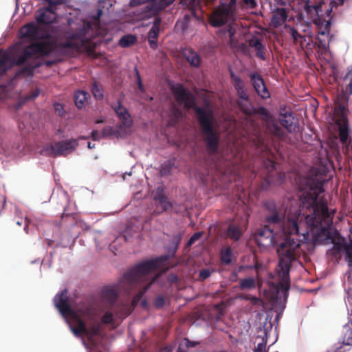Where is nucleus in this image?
<instances>
[{
	"mask_svg": "<svg viewBox=\"0 0 352 352\" xmlns=\"http://www.w3.org/2000/svg\"><path fill=\"white\" fill-rule=\"evenodd\" d=\"M324 191L323 183L309 181V190L300 196L298 210H292L287 214L285 209L278 206L274 201L267 200L263 203L265 210V226L283 237V241L276 247L279 257L278 267L280 269V287L288 292L290 288L289 272L292 263L298 260L301 254V240L297 236L302 235L305 239L308 232H300L299 222L305 221L308 227L316 228L322 232L328 230L333 223L335 210H329L327 200L320 195Z\"/></svg>",
	"mask_w": 352,
	"mask_h": 352,
	"instance_id": "1",
	"label": "nucleus"
},
{
	"mask_svg": "<svg viewBox=\"0 0 352 352\" xmlns=\"http://www.w3.org/2000/svg\"><path fill=\"white\" fill-rule=\"evenodd\" d=\"M21 38L35 41L26 46L19 56L11 60L9 56L3 53L0 55V78L12 65H22L34 60L36 57L46 56L55 50L82 51L87 50L94 32L90 23L85 22L65 42L58 43L53 38L47 36V34L41 33L40 28L34 23H29L19 30ZM6 95V87L0 84V100Z\"/></svg>",
	"mask_w": 352,
	"mask_h": 352,
	"instance_id": "2",
	"label": "nucleus"
},
{
	"mask_svg": "<svg viewBox=\"0 0 352 352\" xmlns=\"http://www.w3.org/2000/svg\"><path fill=\"white\" fill-rule=\"evenodd\" d=\"M68 292L64 289L54 298V302L61 315L67 318L70 330L76 337L85 335L90 340L99 336L102 324H108L113 321V314L107 311L99 321L95 310L89 305L73 309L69 302Z\"/></svg>",
	"mask_w": 352,
	"mask_h": 352,
	"instance_id": "3",
	"label": "nucleus"
},
{
	"mask_svg": "<svg viewBox=\"0 0 352 352\" xmlns=\"http://www.w3.org/2000/svg\"><path fill=\"white\" fill-rule=\"evenodd\" d=\"M173 91L178 103L184 104L188 110L193 109L208 153H217L220 144V133L212 111L197 106L194 95L182 85L174 87Z\"/></svg>",
	"mask_w": 352,
	"mask_h": 352,
	"instance_id": "4",
	"label": "nucleus"
},
{
	"mask_svg": "<svg viewBox=\"0 0 352 352\" xmlns=\"http://www.w3.org/2000/svg\"><path fill=\"white\" fill-rule=\"evenodd\" d=\"M256 153L262 158V166L256 172L253 170L255 177L259 176L267 184L280 182L284 175L276 170L274 162L275 153L261 135L256 137L254 142Z\"/></svg>",
	"mask_w": 352,
	"mask_h": 352,
	"instance_id": "5",
	"label": "nucleus"
},
{
	"mask_svg": "<svg viewBox=\"0 0 352 352\" xmlns=\"http://www.w3.org/2000/svg\"><path fill=\"white\" fill-rule=\"evenodd\" d=\"M177 249V247L172 245L168 250V255L141 262L128 271L125 274V278L130 282H134L146 277L148 274L159 268L163 263L168 261L170 257H173Z\"/></svg>",
	"mask_w": 352,
	"mask_h": 352,
	"instance_id": "6",
	"label": "nucleus"
},
{
	"mask_svg": "<svg viewBox=\"0 0 352 352\" xmlns=\"http://www.w3.org/2000/svg\"><path fill=\"white\" fill-rule=\"evenodd\" d=\"M236 10V0H229L228 3L221 1L220 5L212 12L210 20L213 27H220L234 21Z\"/></svg>",
	"mask_w": 352,
	"mask_h": 352,
	"instance_id": "7",
	"label": "nucleus"
},
{
	"mask_svg": "<svg viewBox=\"0 0 352 352\" xmlns=\"http://www.w3.org/2000/svg\"><path fill=\"white\" fill-rule=\"evenodd\" d=\"M126 272L123 276L124 280L128 283L129 284L133 285H137L141 283H145V285L143 286V287L138 292V293L133 298L132 300L130 303L131 306H133V309L139 304L140 303V305L142 307H145L147 305V301L145 299H142L144 294L146 292V291L150 288L151 285L155 283L157 280V278L159 277L158 275H156L151 278L149 277V274H147L146 277H144L137 281L134 282H130L125 278V274L127 273Z\"/></svg>",
	"mask_w": 352,
	"mask_h": 352,
	"instance_id": "8",
	"label": "nucleus"
},
{
	"mask_svg": "<svg viewBox=\"0 0 352 352\" xmlns=\"http://www.w3.org/2000/svg\"><path fill=\"white\" fill-rule=\"evenodd\" d=\"M279 234L265 227V226L258 228L254 234V239L259 247L267 248L271 245H278L276 236Z\"/></svg>",
	"mask_w": 352,
	"mask_h": 352,
	"instance_id": "9",
	"label": "nucleus"
},
{
	"mask_svg": "<svg viewBox=\"0 0 352 352\" xmlns=\"http://www.w3.org/2000/svg\"><path fill=\"white\" fill-rule=\"evenodd\" d=\"M78 146L76 139L62 140L52 144L48 148L49 153L53 156L66 155L72 153Z\"/></svg>",
	"mask_w": 352,
	"mask_h": 352,
	"instance_id": "10",
	"label": "nucleus"
},
{
	"mask_svg": "<svg viewBox=\"0 0 352 352\" xmlns=\"http://www.w3.org/2000/svg\"><path fill=\"white\" fill-rule=\"evenodd\" d=\"M111 107L114 110L121 123L118 124V128H129L133 124V120L128 110L122 104L120 100L111 104Z\"/></svg>",
	"mask_w": 352,
	"mask_h": 352,
	"instance_id": "11",
	"label": "nucleus"
},
{
	"mask_svg": "<svg viewBox=\"0 0 352 352\" xmlns=\"http://www.w3.org/2000/svg\"><path fill=\"white\" fill-rule=\"evenodd\" d=\"M333 244V247L328 250L327 252V256L331 261H338L341 258V253L342 251H345L346 254V249L349 246L346 239L343 237L338 238L336 241L335 239L332 240Z\"/></svg>",
	"mask_w": 352,
	"mask_h": 352,
	"instance_id": "12",
	"label": "nucleus"
},
{
	"mask_svg": "<svg viewBox=\"0 0 352 352\" xmlns=\"http://www.w3.org/2000/svg\"><path fill=\"white\" fill-rule=\"evenodd\" d=\"M250 78L256 94L263 99L269 98L270 94L262 76L258 73L254 72L250 75Z\"/></svg>",
	"mask_w": 352,
	"mask_h": 352,
	"instance_id": "13",
	"label": "nucleus"
},
{
	"mask_svg": "<svg viewBox=\"0 0 352 352\" xmlns=\"http://www.w3.org/2000/svg\"><path fill=\"white\" fill-rule=\"evenodd\" d=\"M347 102L342 98H337L334 107L336 122H347Z\"/></svg>",
	"mask_w": 352,
	"mask_h": 352,
	"instance_id": "14",
	"label": "nucleus"
},
{
	"mask_svg": "<svg viewBox=\"0 0 352 352\" xmlns=\"http://www.w3.org/2000/svg\"><path fill=\"white\" fill-rule=\"evenodd\" d=\"M56 19L55 11L52 8H45L37 11L36 20L38 24H51Z\"/></svg>",
	"mask_w": 352,
	"mask_h": 352,
	"instance_id": "15",
	"label": "nucleus"
},
{
	"mask_svg": "<svg viewBox=\"0 0 352 352\" xmlns=\"http://www.w3.org/2000/svg\"><path fill=\"white\" fill-rule=\"evenodd\" d=\"M278 121L289 133H295L298 131V124L295 122V118L292 116V113L280 114Z\"/></svg>",
	"mask_w": 352,
	"mask_h": 352,
	"instance_id": "16",
	"label": "nucleus"
},
{
	"mask_svg": "<svg viewBox=\"0 0 352 352\" xmlns=\"http://www.w3.org/2000/svg\"><path fill=\"white\" fill-rule=\"evenodd\" d=\"M249 46L254 48L256 51V56L257 58L262 60L267 59L266 56V47L263 45L261 40L257 37H252L248 41Z\"/></svg>",
	"mask_w": 352,
	"mask_h": 352,
	"instance_id": "17",
	"label": "nucleus"
},
{
	"mask_svg": "<svg viewBox=\"0 0 352 352\" xmlns=\"http://www.w3.org/2000/svg\"><path fill=\"white\" fill-rule=\"evenodd\" d=\"M287 17L288 12L286 8H276L273 12L272 23L275 28H278L287 21Z\"/></svg>",
	"mask_w": 352,
	"mask_h": 352,
	"instance_id": "18",
	"label": "nucleus"
},
{
	"mask_svg": "<svg viewBox=\"0 0 352 352\" xmlns=\"http://www.w3.org/2000/svg\"><path fill=\"white\" fill-rule=\"evenodd\" d=\"M133 306H131L128 301L121 302L113 309L115 314L119 318H125L133 311Z\"/></svg>",
	"mask_w": 352,
	"mask_h": 352,
	"instance_id": "19",
	"label": "nucleus"
},
{
	"mask_svg": "<svg viewBox=\"0 0 352 352\" xmlns=\"http://www.w3.org/2000/svg\"><path fill=\"white\" fill-rule=\"evenodd\" d=\"M184 56L191 67L195 68L200 67L201 58L192 49L186 50L184 52Z\"/></svg>",
	"mask_w": 352,
	"mask_h": 352,
	"instance_id": "20",
	"label": "nucleus"
},
{
	"mask_svg": "<svg viewBox=\"0 0 352 352\" xmlns=\"http://www.w3.org/2000/svg\"><path fill=\"white\" fill-rule=\"evenodd\" d=\"M236 104L239 109L245 115L250 116L256 113V109L254 108L250 99L237 100Z\"/></svg>",
	"mask_w": 352,
	"mask_h": 352,
	"instance_id": "21",
	"label": "nucleus"
},
{
	"mask_svg": "<svg viewBox=\"0 0 352 352\" xmlns=\"http://www.w3.org/2000/svg\"><path fill=\"white\" fill-rule=\"evenodd\" d=\"M226 234L230 239L237 241L240 239L243 233L239 226L230 224L227 229Z\"/></svg>",
	"mask_w": 352,
	"mask_h": 352,
	"instance_id": "22",
	"label": "nucleus"
},
{
	"mask_svg": "<svg viewBox=\"0 0 352 352\" xmlns=\"http://www.w3.org/2000/svg\"><path fill=\"white\" fill-rule=\"evenodd\" d=\"M336 124L339 129L340 140L342 144H346L349 140L348 121L337 122Z\"/></svg>",
	"mask_w": 352,
	"mask_h": 352,
	"instance_id": "23",
	"label": "nucleus"
},
{
	"mask_svg": "<svg viewBox=\"0 0 352 352\" xmlns=\"http://www.w3.org/2000/svg\"><path fill=\"white\" fill-rule=\"evenodd\" d=\"M267 131L278 138H282L285 135L283 129L273 120L267 122Z\"/></svg>",
	"mask_w": 352,
	"mask_h": 352,
	"instance_id": "24",
	"label": "nucleus"
},
{
	"mask_svg": "<svg viewBox=\"0 0 352 352\" xmlns=\"http://www.w3.org/2000/svg\"><path fill=\"white\" fill-rule=\"evenodd\" d=\"M89 94L85 91H77L75 92L74 98L76 106L80 109L82 107L84 102L89 97Z\"/></svg>",
	"mask_w": 352,
	"mask_h": 352,
	"instance_id": "25",
	"label": "nucleus"
},
{
	"mask_svg": "<svg viewBox=\"0 0 352 352\" xmlns=\"http://www.w3.org/2000/svg\"><path fill=\"white\" fill-rule=\"evenodd\" d=\"M160 30L151 28L148 33V41L151 48L155 50L157 47V38L159 36Z\"/></svg>",
	"mask_w": 352,
	"mask_h": 352,
	"instance_id": "26",
	"label": "nucleus"
},
{
	"mask_svg": "<svg viewBox=\"0 0 352 352\" xmlns=\"http://www.w3.org/2000/svg\"><path fill=\"white\" fill-rule=\"evenodd\" d=\"M102 295L104 299L113 305L117 300L118 294L115 289L107 288L102 290Z\"/></svg>",
	"mask_w": 352,
	"mask_h": 352,
	"instance_id": "27",
	"label": "nucleus"
},
{
	"mask_svg": "<svg viewBox=\"0 0 352 352\" xmlns=\"http://www.w3.org/2000/svg\"><path fill=\"white\" fill-rule=\"evenodd\" d=\"M122 128H118V125L116 128H113L110 126H107L103 128L102 131V138H107V137H119L120 133V131L122 130Z\"/></svg>",
	"mask_w": 352,
	"mask_h": 352,
	"instance_id": "28",
	"label": "nucleus"
},
{
	"mask_svg": "<svg viewBox=\"0 0 352 352\" xmlns=\"http://www.w3.org/2000/svg\"><path fill=\"white\" fill-rule=\"evenodd\" d=\"M256 287L255 279L252 277L241 279L239 281V288L243 289H252Z\"/></svg>",
	"mask_w": 352,
	"mask_h": 352,
	"instance_id": "29",
	"label": "nucleus"
},
{
	"mask_svg": "<svg viewBox=\"0 0 352 352\" xmlns=\"http://www.w3.org/2000/svg\"><path fill=\"white\" fill-rule=\"evenodd\" d=\"M137 41V38L134 35L128 34L122 36L119 41V44L122 47H129Z\"/></svg>",
	"mask_w": 352,
	"mask_h": 352,
	"instance_id": "30",
	"label": "nucleus"
},
{
	"mask_svg": "<svg viewBox=\"0 0 352 352\" xmlns=\"http://www.w3.org/2000/svg\"><path fill=\"white\" fill-rule=\"evenodd\" d=\"M39 66L40 65L38 63H34V65L28 64L19 71L18 74L26 76H32L34 70Z\"/></svg>",
	"mask_w": 352,
	"mask_h": 352,
	"instance_id": "31",
	"label": "nucleus"
},
{
	"mask_svg": "<svg viewBox=\"0 0 352 352\" xmlns=\"http://www.w3.org/2000/svg\"><path fill=\"white\" fill-rule=\"evenodd\" d=\"M285 28L287 30V32L292 37L294 44H297L298 41L302 40V34H300L294 27L286 25Z\"/></svg>",
	"mask_w": 352,
	"mask_h": 352,
	"instance_id": "32",
	"label": "nucleus"
},
{
	"mask_svg": "<svg viewBox=\"0 0 352 352\" xmlns=\"http://www.w3.org/2000/svg\"><path fill=\"white\" fill-rule=\"evenodd\" d=\"M91 92H92L94 96L95 97V98H96L98 100H102L103 98L102 87L97 82H94L92 84Z\"/></svg>",
	"mask_w": 352,
	"mask_h": 352,
	"instance_id": "33",
	"label": "nucleus"
},
{
	"mask_svg": "<svg viewBox=\"0 0 352 352\" xmlns=\"http://www.w3.org/2000/svg\"><path fill=\"white\" fill-rule=\"evenodd\" d=\"M232 252L230 248H227L226 249L221 251V260L222 263L226 265H229L232 262Z\"/></svg>",
	"mask_w": 352,
	"mask_h": 352,
	"instance_id": "34",
	"label": "nucleus"
},
{
	"mask_svg": "<svg viewBox=\"0 0 352 352\" xmlns=\"http://www.w3.org/2000/svg\"><path fill=\"white\" fill-rule=\"evenodd\" d=\"M173 165V164L170 162L163 164L160 169L161 175H170L171 173Z\"/></svg>",
	"mask_w": 352,
	"mask_h": 352,
	"instance_id": "35",
	"label": "nucleus"
},
{
	"mask_svg": "<svg viewBox=\"0 0 352 352\" xmlns=\"http://www.w3.org/2000/svg\"><path fill=\"white\" fill-rule=\"evenodd\" d=\"M166 302V298L162 295L157 296L153 300V305L157 309H162L164 307Z\"/></svg>",
	"mask_w": 352,
	"mask_h": 352,
	"instance_id": "36",
	"label": "nucleus"
},
{
	"mask_svg": "<svg viewBox=\"0 0 352 352\" xmlns=\"http://www.w3.org/2000/svg\"><path fill=\"white\" fill-rule=\"evenodd\" d=\"M231 76L234 81V86L236 91H238L239 90L243 89L244 88V86L241 79L238 76H234L233 73H231Z\"/></svg>",
	"mask_w": 352,
	"mask_h": 352,
	"instance_id": "37",
	"label": "nucleus"
},
{
	"mask_svg": "<svg viewBox=\"0 0 352 352\" xmlns=\"http://www.w3.org/2000/svg\"><path fill=\"white\" fill-rule=\"evenodd\" d=\"M170 114L174 117L175 120H178L182 118V113L181 110L177 107L175 105H173L170 108Z\"/></svg>",
	"mask_w": 352,
	"mask_h": 352,
	"instance_id": "38",
	"label": "nucleus"
},
{
	"mask_svg": "<svg viewBox=\"0 0 352 352\" xmlns=\"http://www.w3.org/2000/svg\"><path fill=\"white\" fill-rule=\"evenodd\" d=\"M241 4L243 7L250 9H253L257 6L256 0H241Z\"/></svg>",
	"mask_w": 352,
	"mask_h": 352,
	"instance_id": "39",
	"label": "nucleus"
},
{
	"mask_svg": "<svg viewBox=\"0 0 352 352\" xmlns=\"http://www.w3.org/2000/svg\"><path fill=\"white\" fill-rule=\"evenodd\" d=\"M210 275L211 271L209 269H202L199 274V280L203 281L210 277Z\"/></svg>",
	"mask_w": 352,
	"mask_h": 352,
	"instance_id": "40",
	"label": "nucleus"
},
{
	"mask_svg": "<svg viewBox=\"0 0 352 352\" xmlns=\"http://www.w3.org/2000/svg\"><path fill=\"white\" fill-rule=\"evenodd\" d=\"M175 0H160L157 3V8L160 10H164L174 2Z\"/></svg>",
	"mask_w": 352,
	"mask_h": 352,
	"instance_id": "41",
	"label": "nucleus"
},
{
	"mask_svg": "<svg viewBox=\"0 0 352 352\" xmlns=\"http://www.w3.org/2000/svg\"><path fill=\"white\" fill-rule=\"evenodd\" d=\"M346 261L349 266L352 267V241L349 243V246L346 249Z\"/></svg>",
	"mask_w": 352,
	"mask_h": 352,
	"instance_id": "42",
	"label": "nucleus"
},
{
	"mask_svg": "<svg viewBox=\"0 0 352 352\" xmlns=\"http://www.w3.org/2000/svg\"><path fill=\"white\" fill-rule=\"evenodd\" d=\"M243 298L246 300H250L252 303V305H258L259 302H261V300L260 298L249 294L245 295L243 297Z\"/></svg>",
	"mask_w": 352,
	"mask_h": 352,
	"instance_id": "43",
	"label": "nucleus"
},
{
	"mask_svg": "<svg viewBox=\"0 0 352 352\" xmlns=\"http://www.w3.org/2000/svg\"><path fill=\"white\" fill-rule=\"evenodd\" d=\"M298 43L300 45V47L302 50H305V48L309 49L310 47L309 42H307L305 35L302 34V40L298 41Z\"/></svg>",
	"mask_w": 352,
	"mask_h": 352,
	"instance_id": "44",
	"label": "nucleus"
},
{
	"mask_svg": "<svg viewBox=\"0 0 352 352\" xmlns=\"http://www.w3.org/2000/svg\"><path fill=\"white\" fill-rule=\"evenodd\" d=\"M182 241V236L180 234H175L173 236L171 243L173 247L179 248Z\"/></svg>",
	"mask_w": 352,
	"mask_h": 352,
	"instance_id": "45",
	"label": "nucleus"
},
{
	"mask_svg": "<svg viewBox=\"0 0 352 352\" xmlns=\"http://www.w3.org/2000/svg\"><path fill=\"white\" fill-rule=\"evenodd\" d=\"M236 93L239 96L238 100H244L250 99L249 95H248L247 91L244 88L241 90H239L238 91H236Z\"/></svg>",
	"mask_w": 352,
	"mask_h": 352,
	"instance_id": "46",
	"label": "nucleus"
},
{
	"mask_svg": "<svg viewBox=\"0 0 352 352\" xmlns=\"http://www.w3.org/2000/svg\"><path fill=\"white\" fill-rule=\"evenodd\" d=\"M49 3V6L47 7V8H52V10L55 11L56 10V6L60 5L62 3V0H47Z\"/></svg>",
	"mask_w": 352,
	"mask_h": 352,
	"instance_id": "47",
	"label": "nucleus"
},
{
	"mask_svg": "<svg viewBox=\"0 0 352 352\" xmlns=\"http://www.w3.org/2000/svg\"><path fill=\"white\" fill-rule=\"evenodd\" d=\"M135 76H136V79H137V83H138V88L141 91H144V86H143V84L142 82V80H141V77H140V74L138 70V69L135 67Z\"/></svg>",
	"mask_w": 352,
	"mask_h": 352,
	"instance_id": "48",
	"label": "nucleus"
},
{
	"mask_svg": "<svg viewBox=\"0 0 352 352\" xmlns=\"http://www.w3.org/2000/svg\"><path fill=\"white\" fill-rule=\"evenodd\" d=\"M28 220L25 218V219H18L16 221V225H18L19 226H22L23 224H24V230L26 233H28Z\"/></svg>",
	"mask_w": 352,
	"mask_h": 352,
	"instance_id": "49",
	"label": "nucleus"
},
{
	"mask_svg": "<svg viewBox=\"0 0 352 352\" xmlns=\"http://www.w3.org/2000/svg\"><path fill=\"white\" fill-rule=\"evenodd\" d=\"M155 199L158 201L160 204H161L167 201L168 198L166 195H164L163 192H159L157 195H155Z\"/></svg>",
	"mask_w": 352,
	"mask_h": 352,
	"instance_id": "50",
	"label": "nucleus"
},
{
	"mask_svg": "<svg viewBox=\"0 0 352 352\" xmlns=\"http://www.w3.org/2000/svg\"><path fill=\"white\" fill-rule=\"evenodd\" d=\"M54 110L59 115V116H63V113H64V109H63V107L61 104L60 103H55L54 104Z\"/></svg>",
	"mask_w": 352,
	"mask_h": 352,
	"instance_id": "51",
	"label": "nucleus"
},
{
	"mask_svg": "<svg viewBox=\"0 0 352 352\" xmlns=\"http://www.w3.org/2000/svg\"><path fill=\"white\" fill-rule=\"evenodd\" d=\"M160 205L162 208V211L170 210L173 208V204L168 201V199Z\"/></svg>",
	"mask_w": 352,
	"mask_h": 352,
	"instance_id": "52",
	"label": "nucleus"
},
{
	"mask_svg": "<svg viewBox=\"0 0 352 352\" xmlns=\"http://www.w3.org/2000/svg\"><path fill=\"white\" fill-rule=\"evenodd\" d=\"M311 6H312V5H310L309 3V1H307L304 5L303 8L307 14L313 16V15H314V10L312 9Z\"/></svg>",
	"mask_w": 352,
	"mask_h": 352,
	"instance_id": "53",
	"label": "nucleus"
},
{
	"mask_svg": "<svg viewBox=\"0 0 352 352\" xmlns=\"http://www.w3.org/2000/svg\"><path fill=\"white\" fill-rule=\"evenodd\" d=\"M167 280L169 283L173 284V283H176L178 281V277L175 274H170L168 276Z\"/></svg>",
	"mask_w": 352,
	"mask_h": 352,
	"instance_id": "54",
	"label": "nucleus"
},
{
	"mask_svg": "<svg viewBox=\"0 0 352 352\" xmlns=\"http://www.w3.org/2000/svg\"><path fill=\"white\" fill-rule=\"evenodd\" d=\"M162 23L161 18L157 16L154 19L152 28L160 30V27Z\"/></svg>",
	"mask_w": 352,
	"mask_h": 352,
	"instance_id": "55",
	"label": "nucleus"
},
{
	"mask_svg": "<svg viewBox=\"0 0 352 352\" xmlns=\"http://www.w3.org/2000/svg\"><path fill=\"white\" fill-rule=\"evenodd\" d=\"M254 352H266V344L265 343L258 344Z\"/></svg>",
	"mask_w": 352,
	"mask_h": 352,
	"instance_id": "56",
	"label": "nucleus"
},
{
	"mask_svg": "<svg viewBox=\"0 0 352 352\" xmlns=\"http://www.w3.org/2000/svg\"><path fill=\"white\" fill-rule=\"evenodd\" d=\"M91 136L93 140H99L102 138V133L100 134L98 131L94 130Z\"/></svg>",
	"mask_w": 352,
	"mask_h": 352,
	"instance_id": "57",
	"label": "nucleus"
},
{
	"mask_svg": "<svg viewBox=\"0 0 352 352\" xmlns=\"http://www.w3.org/2000/svg\"><path fill=\"white\" fill-rule=\"evenodd\" d=\"M311 8L314 10V15L318 16L319 14V12L321 11L322 6L321 4H316L312 5Z\"/></svg>",
	"mask_w": 352,
	"mask_h": 352,
	"instance_id": "58",
	"label": "nucleus"
},
{
	"mask_svg": "<svg viewBox=\"0 0 352 352\" xmlns=\"http://www.w3.org/2000/svg\"><path fill=\"white\" fill-rule=\"evenodd\" d=\"M39 95V91L38 89L34 90L31 94L27 96L28 100H32L37 98Z\"/></svg>",
	"mask_w": 352,
	"mask_h": 352,
	"instance_id": "59",
	"label": "nucleus"
},
{
	"mask_svg": "<svg viewBox=\"0 0 352 352\" xmlns=\"http://www.w3.org/2000/svg\"><path fill=\"white\" fill-rule=\"evenodd\" d=\"M239 278L237 271L233 270L230 275V280L233 282L236 281Z\"/></svg>",
	"mask_w": 352,
	"mask_h": 352,
	"instance_id": "60",
	"label": "nucleus"
},
{
	"mask_svg": "<svg viewBox=\"0 0 352 352\" xmlns=\"http://www.w3.org/2000/svg\"><path fill=\"white\" fill-rule=\"evenodd\" d=\"M256 113H260L263 116L268 115L267 110L265 107H259L257 111L256 110Z\"/></svg>",
	"mask_w": 352,
	"mask_h": 352,
	"instance_id": "61",
	"label": "nucleus"
},
{
	"mask_svg": "<svg viewBox=\"0 0 352 352\" xmlns=\"http://www.w3.org/2000/svg\"><path fill=\"white\" fill-rule=\"evenodd\" d=\"M144 3V0H131L130 6H137L142 4Z\"/></svg>",
	"mask_w": 352,
	"mask_h": 352,
	"instance_id": "62",
	"label": "nucleus"
},
{
	"mask_svg": "<svg viewBox=\"0 0 352 352\" xmlns=\"http://www.w3.org/2000/svg\"><path fill=\"white\" fill-rule=\"evenodd\" d=\"M201 234H202V232H195L190 236V239H192L193 240V241L195 242L196 241H197L198 239H200V237L201 236Z\"/></svg>",
	"mask_w": 352,
	"mask_h": 352,
	"instance_id": "63",
	"label": "nucleus"
},
{
	"mask_svg": "<svg viewBox=\"0 0 352 352\" xmlns=\"http://www.w3.org/2000/svg\"><path fill=\"white\" fill-rule=\"evenodd\" d=\"M159 352H173V349L170 346H165L161 349Z\"/></svg>",
	"mask_w": 352,
	"mask_h": 352,
	"instance_id": "64",
	"label": "nucleus"
}]
</instances>
